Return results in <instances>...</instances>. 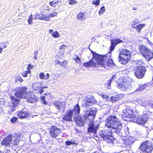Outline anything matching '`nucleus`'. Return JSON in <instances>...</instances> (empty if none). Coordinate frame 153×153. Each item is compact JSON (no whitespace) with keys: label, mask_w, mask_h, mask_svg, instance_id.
I'll use <instances>...</instances> for the list:
<instances>
[{"label":"nucleus","mask_w":153,"mask_h":153,"mask_svg":"<svg viewBox=\"0 0 153 153\" xmlns=\"http://www.w3.org/2000/svg\"><path fill=\"white\" fill-rule=\"evenodd\" d=\"M97 112V109L95 108L87 110L83 113V116L78 117L77 125L79 126H84L85 123H89L88 132L95 134L100 124L99 121L93 122L96 116Z\"/></svg>","instance_id":"obj_1"},{"label":"nucleus","mask_w":153,"mask_h":153,"mask_svg":"<svg viewBox=\"0 0 153 153\" xmlns=\"http://www.w3.org/2000/svg\"><path fill=\"white\" fill-rule=\"evenodd\" d=\"M111 45L110 47V50L108 51V54L105 56L101 55L96 53L93 51H91V53L93 55V59L90 61L86 62H85L83 64V66L85 67H92L96 66L97 64L103 67L106 68L105 65V62L107 58L108 54H110L109 58L111 56V53L117 45L120 43H123V41L120 39H116L111 40Z\"/></svg>","instance_id":"obj_2"},{"label":"nucleus","mask_w":153,"mask_h":153,"mask_svg":"<svg viewBox=\"0 0 153 153\" xmlns=\"http://www.w3.org/2000/svg\"><path fill=\"white\" fill-rule=\"evenodd\" d=\"M105 126L109 128L111 131L108 130H104L105 137L104 139L107 142H112L113 137L112 133H120L122 128V123L115 116L111 115L108 117L105 121Z\"/></svg>","instance_id":"obj_3"},{"label":"nucleus","mask_w":153,"mask_h":153,"mask_svg":"<svg viewBox=\"0 0 153 153\" xmlns=\"http://www.w3.org/2000/svg\"><path fill=\"white\" fill-rule=\"evenodd\" d=\"M122 116L125 120L132 121L140 125H144L149 117V115L147 114H144L140 117L136 116L134 114L132 110L128 108L123 110Z\"/></svg>","instance_id":"obj_4"},{"label":"nucleus","mask_w":153,"mask_h":153,"mask_svg":"<svg viewBox=\"0 0 153 153\" xmlns=\"http://www.w3.org/2000/svg\"><path fill=\"white\" fill-rule=\"evenodd\" d=\"M27 88L26 87H21L19 88L16 93V95L19 98L25 99L26 101L31 103L36 102L38 99L36 96L30 93H27Z\"/></svg>","instance_id":"obj_5"},{"label":"nucleus","mask_w":153,"mask_h":153,"mask_svg":"<svg viewBox=\"0 0 153 153\" xmlns=\"http://www.w3.org/2000/svg\"><path fill=\"white\" fill-rule=\"evenodd\" d=\"M119 55V62L123 64H126L130 59L131 53L128 50L125 49L123 50Z\"/></svg>","instance_id":"obj_6"},{"label":"nucleus","mask_w":153,"mask_h":153,"mask_svg":"<svg viewBox=\"0 0 153 153\" xmlns=\"http://www.w3.org/2000/svg\"><path fill=\"white\" fill-rule=\"evenodd\" d=\"M140 53L148 61L153 58V53L149 49L144 46H141L140 49Z\"/></svg>","instance_id":"obj_7"},{"label":"nucleus","mask_w":153,"mask_h":153,"mask_svg":"<svg viewBox=\"0 0 153 153\" xmlns=\"http://www.w3.org/2000/svg\"><path fill=\"white\" fill-rule=\"evenodd\" d=\"M118 83L117 87L121 90L126 91L130 87V82L126 79L123 80L121 78H119L117 82Z\"/></svg>","instance_id":"obj_8"},{"label":"nucleus","mask_w":153,"mask_h":153,"mask_svg":"<svg viewBox=\"0 0 153 153\" xmlns=\"http://www.w3.org/2000/svg\"><path fill=\"white\" fill-rule=\"evenodd\" d=\"M140 148L142 152L148 153L151 152L153 149L152 143L148 140L141 144Z\"/></svg>","instance_id":"obj_9"},{"label":"nucleus","mask_w":153,"mask_h":153,"mask_svg":"<svg viewBox=\"0 0 153 153\" xmlns=\"http://www.w3.org/2000/svg\"><path fill=\"white\" fill-rule=\"evenodd\" d=\"M146 71L145 67L141 66H138L135 71L134 75L138 79H141L145 75Z\"/></svg>","instance_id":"obj_10"},{"label":"nucleus","mask_w":153,"mask_h":153,"mask_svg":"<svg viewBox=\"0 0 153 153\" xmlns=\"http://www.w3.org/2000/svg\"><path fill=\"white\" fill-rule=\"evenodd\" d=\"M61 132V130L55 126H52L50 131V135L55 138L59 135Z\"/></svg>","instance_id":"obj_11"},{"label":"nucleus","mask_w":153,"mask_h":153,"mask_svg":"<svg viewBox=\"0 0 153 153\" xmlns=\"http://www.w3.org/2000/svg\"><path fill=\"white\" fill-rule=\"evenodd\" d=\"M12 135H9L4 138L1 141V144L6 147H10L13 140Z\"/></svg>","instance_id":"obj_12"},{"label":"nucleus","mask_w":153,"mask_h":153,"mask_svg":"<svg viewBox=\"0 0 153 153\" xmlns=\"http://www.w3.org/2000/svg\"><path fill=\"white\" fill-rule=\"evenodd\" d=\"M42 84L40 82H36L34 83L32 85L33 88L34 90H39V92L40 93H42L44 91V88H47V87L45 86L42 87Z\"/></svg>","instance_id":"obj_13"},{"label":"nucleus","mask_w":153,"mask_h":153,"mask_svg":"<svg viewBox=\"0 0 153 153\" xmlns=\"http://www.w3.org/2000/svg\"><path fill=\"white\" fill-rule=\"evenodd\" d=\"M89 97L87 98L84 104V106L87 108L96 102V100L93 96H89Z\"/></svg>","instance_id":"obj_14"},{"label":"nucleus","mask_w":153,"mask_h":153,"mask_svg":"<svg viewBox=\"0 0 153 153\" xmlns=\"http://www.w3.org/2000/svg\"><path fill=\"white\" fill-rule=\"evenodd\" d=\"M11 98L13 104V107L12 106H10L9 107V112H11L13 111H14L15 110V107H16L17 105L19 103V100L16 98L14 97L11 96Z\"/></svg>","instance_id":"obj_15"},{"label":"nucleus","mask_w":153,"mask_h":153,"mask_svg":"<svg viewBox=\"0 0 153 153\" xmlns=\"http://www.w3.org/2000/svg\"><path fill=\"white\" fill-rule=\"evenodd\" d=\"M73 112V111H71V110H69L66 112V115L64 116L63 119L67 121H72V116L74 115Z\"/></svg>","instance_id":"obj_16"},{"label":"nucleus","mask_w":153,"mask_h":153,"mask_svg":"<svg viewBox=\"0 0 153 153\" xmlns=\"http://www.w3.org/2000/svg\"><path fill=\"white\" fill-rule=\"evenodd\" d=\"M71 111H73V113L74 114V118L75 119L76 118L78 117L80 113V108L78 104H77L74 107V109L72 110H71Z\"/></svg>","instance_id":"obj_17"},{"label":"nucleus","mask_w":153,"mask_h":153,"mask_svg":"<svg viewBox=\"0 0 153 153\" xmlns=\"http://www.w3.org/2000/svg\"><path fill=\"white\" fill-rule=\"evenodd\" d=\"M54 105L56 108H57L59 110H61L63 109L65 107L64 102L58 101H55Z\"/></svg>","instance_id":"obj_18"},{"label":"nucleus","mask_w":153,"mask_h":153,"mask_svg":"<svg viewBox=\"0 0 153 153\" xmlns=\"http://www.w3.org/2000/svg\"><path fill=\"white\" fill-rule=\"evenodd\" d=\"M57 15V13L56 12H54L53 13L48 15V16H46L44 15H42L41 17H40L42 20L45 21H48L50 19L51 17H54L56 16Z\"/></svg>","instance_id":"obj_19"},{"label":"nucleus","mask_w":153,"mask_h":153,"mask_svg":"<svg viewBox=\"0 0 153 153\" xmlns=\"http://www.w3.org/2000/svg\"><path fill=\"white\" fill-rule=\"evenodd\" d=\"M17 114L19 118L22 119L27 117L28 116L29 114L26 111H20L17 112Z\"/></svg>","instance_id":"obj_20"},{"label":"nucleus","mask_w":153,"mask_h":153,"mask_svg":"<svg viewBox=\"0 0 153 153\" xmlns=\"http://www.w3.org/2000/svg\"><path fill=\"white\" fill-rule=\"evenodd\" d=\"M59 2H61V1H60L59 0H54L52 2H50V4L51 6L54 7L55 10H56L58 9L59 7V6L58 4V3Z\"/></svg>","instance_id":"obj_21"},{"label":"nucleus","mask_w":153,"mask_h":153,"mask_svg":"<svg viewBox=\"0 0 153 153\" xmlns=\"http://www.w3.org/2000/svg\"><path fill=\"white\" fill-rule=\"evenodd\" d=\"M86 16L84 13H80L77 16V19L81 21H83L85 19Z\"/></svg>","instance_id":"obj_22"},{"label":"nucleus","mask_w":153,"mask_h":153,"mask_svg":"<svg viewBox=\"0 0 153 153\" xmlns=\"http://www.w3.org/2000/svg\"><path fill=\"white\" fill-rule=\"evenodd\" d=\"M145 26V24H140L138 25L135 29L138 33H140L142 29Z\"/></svg>","instance_id":"obj_23"},{"label":"nucleus","mask_w":153,"mask_h":153,"mask_svg":"<svg viewBox=\"0 0 153 153\" xmlns=\"http://www.w3.org/2000/svg\"><path fill=\"white\" fill-rule=\"evenodd\" d=\"M125 144L127 145H130L132 144L134 142L133 138L132 137H128L125 140Z\"/></svg>","instance_id":"obj_24"},{"label":"nucleus","mask_w":153,"mask_h":153,"mask_svg":"<svg viewBox=\"0 0 153 153\" xmlns=\"http://www.w3.org/2000/svg\"><path fill=\"white\" fill-rule=\"evenodd\" d=\"M108 59V61L106 62V65L105 64V66L106 68L104 67L105 68H107L108 69L109 68H108L109 67H110L112 66L113 64V62L112 60L111 59H109V58Z\"/></svg>","instance_id":"obj_25"},{"label":"nucleus","mask_w":153,"mask_h":153,"mask_svg":"<svg viewBox=\"0 0 153 153\" xmlns=\"http://www.w3.org/2000/svg\"><path fill=\"white\" fill-rule=\"evenodd\" d=\"M139 23V21L136 19L132 21L131 24V27L132 29H135Z\"/></svg>","instance_id":"obj_26"},{"label":"nucleus","mask_w":153,"mask_h":153,"mask_svg":"<svg viewBox=\"0 0 153 153\" xmlns=\"http://www.w3.org/2000/svg\"><path fill=\"white\" fill-rule=\"evenodd\" d=\"M120 99V96L119 95H117L114 96L110 98V100L112 102H115Z\"/></svg>","instance_id":"obj_27"},{"label":"nucleus","mask_w":153,"mask_h":153,"mask_svg":"<svg viewBox=\"0 0 153 153\" xmlns=\"http://www.w3.org/2000/svg\"><path fill=\"white\" fill-rule=\"evenodd\" d=\"M141 105L144 106L149 105V107L153 108V104L150 103L146 100L144 101L143 102L141 103Z\"/></svg>","instance_id":"obj_28"},{"label":"nucleus","mask_w":153,"mask_h":153,"mask_svg":"<svg viewBox=\"0 0 153 153\" xmlns=\"http://www.w3.org/2000/svg\"><path fill=\"white\" fill-rule=\"evenodd\" d=\"M56 63L57 64H59L60 65L64 67H66L68 64V62L65 60H64L62 62L58 60L56 61Z\"/></svg>","instance_id":"obj_29"},{"label":"nucleus","mask_w":153,"mask_h":153,"mask_svg":"<svg viewBox=\"0 0 153 153\" xmlns=\"http://www.w3.org/2000/svg\"><path fill=\"white\" fill-rule=\"evenodd\" d=\"M114 76H112V77L110 78L106 82V84L108 85L107 88L108 89H110L111 88V84L112 80L114 78Z\"/></svg>","instance_id":"obj_30"},{"label":"nucleus","mask_w":153,"mask_h":153,"mask_svg":"<svg viewBox=\"0 0 153 153\" xmlns=\"http://www.w3.org/2000/svg\"><path fill=\"white\" fill-rule=\"evenodd\" d=\"M73 59L77 63H79L81 62L80 58L76 55H75L74 56Z\"/></svg>","instance_id":"obj_31"},{"label":"nucleus","mask_w":153,"mask_h":153,"mask_svg":"<svg viewBox=\"0 0 153 153\" xmlns=\"http://www.w3.org/2000/svg\"><path fill=\"white\" fill-rule=\"evenodd\" d=\"M42 15H43L42 14L40 13L39 14H37L33 16H32V19L35 20H37L39 19H42L40 17H42Z\"/></svg>","instance_id":"obj_32"},{"label":"nucleus","mask_w":153,"mask_h":153,"mask_svg":"<svg viewBox=\"0 0 153 153\" xmlns=\"http://www.w3.org/2000/svg\"><path fill=\"white\" fill-rule=\"evenodd\" d=\"M31 71L30 70H27L24 71L22 73V75L24 77H26L27 76V75L28 74H30Z\"/></svg>","instance_id":"obj_33"},{"label":"nucleus","mask_w":153,"mask_h":153,"mask_svg":"<svg viewBox=\"0 0 153 153\" xmlns=\"http://www.w3.org/2000/svg\"><path fill=\"white\" fill-rule=\"evenodd\" d=\"M146 85H141L140 86L139 88L136 90V92H137L138 91H142L143 90L146 88Z\"/></svg>","instance_id":"obj_34"},{"label":"nucleus","mask_w":153,"mask_h":153,"mask_svg":"<svg viewBox=\"0 0 153 153\" xmlns=\"http://www.w3.org/2000/svg\"><path fill=\"white\" fill-rule=\"evenodd\" d=\"M13 144L15 145H17L19 142V140L18 137H14L13 139Z\"/></svg>","instance_id":"obj_35"},{"label":"nucleus","mask_w":153,"mask_h":153,"mask_svg":"<svg viewBox=\"0 0 153 153\" xmlns=\"http://www.w3.org/2000/svg\"><path fill=\"white\" fill-rule=\"evenodd\" d=\"M52 36L54 38H57L59 37V34L57 31H55L52 33Z\"/></svg>","instance_id":"obj_36"},{"label":"nucleus","mask_w":153,"mask_h":153,"mask_svg":"<svg viewBox=\"0 0 153 153\" xmlns=\"http://www.w3.org/2000/svg\"><path fill=\"white\" fill-rule=\"evenodd\" d=\"M105 10L104 6H102L100 8L99 12V14L100 15H102L104 13Z\"/></svg>","instance_id":"obj_37"},{"label":"nucleus","mask_w":153,"mask_h":153,"mask_svg":"<svg viewBox=\"0 0 153 153\" xmlns=\"http://www.w3.org/2000/svg\"><path fill=\"white\" fill-rule=\"evenodd\" d=\"M32 14L30 15L28 18V19L27 20L28 23L29 25H32L33 24V22H32Z\"/></svg>","instance_id":"obj_38"},{"label":"nucleus","mask_w":153,"mask_h":153,"mask_svg":"<svg viewBox=\"0 0 153 153\" xmlns=\"http://www.w3.org/2000/svg\"><path fill=\"white\" fill-rule=\"evenodd\" d=\"M137 63V67L138 66H141L143 64V62L141 60L137 61L136 62Z\"/></svg>","instance_id":"obj_39"},{"label":"nucleus","mask_w":153,"mask_h":153,"mask_svg":"<svg viewBox=\"0 0 153 153\" xmlns=\"http://www.w3.org/2000/svg\"><path fill=\"white\" fill-rule=\"evenodd\" d=\"M39 78L41 79H45V75L42 72L39 74Z\"/></svg>","instance_id":"obj_40"},{"label":"nucleus","mask_w":153,"mask_h":153,"mask_svg":"<svg viewBox=\"0 0 153 153\" xmlns=\"http://www.w3.org/2000/svg\"><path fill=\"white\" fill-rule=\"evenodd\" d=\"M77 3V1L74 0H70L69 2V4L71 5L75 4Z\"/></svg>","instance_id":"obj_41"},{"label":"nucleus","mask_w":153,"mask_h":153,"mask_svg":"<svg viewBox=\"0 0 153 153\" xmlns=\"http://www.w3.org/2000/svg\"><path fill=\"white\" fill-rule=\"evenodd\" d=\"M99 135L102 137L104 138L105 137L104 134L103 130L100 131L99 132Z\"/></svg>","instance_id":"obj_42"},{"label":"nucleus","mask_w":153,"mask_h":153,"mask_svg":"<svg viewBox=\"0 0 153 153\" xmlns=\"http://www.w3.org/2000/svg\"><path fill=\"white\" fill-rule=\"evenodd\" d=\"M102 96L104 99H106L107 100H110L109 97L105 94L102 95Z\"/></svg>","instance_id":"obj_43"},{"label":"nucleus","mask_w":153,"mask_h":153,"mask_svg":"<svg viewBox=\"0 0 153 153\" xmlns=\"http://www.w3.org/2000/svg\"><path fill=\"white\" fill-rule=\"evenodd\" d=\"M65 144L67 145H70L72 144H75V143L71 141H67L65 142Z\"/></svg>","instance_id":"obj_44"},{"label":"nucleus","mask_w":153,"mask_h":153,"mask_svg":"<svg viewBox=\"0 0 153 153\" xmlns=\"http://www.w3.org/2000/svg\"><path fill=\"white\" fill-rule=\"evenodd\" d=\"M100 3V1L99 0H97L93 1L92 4H94L98 5Z\"/></svg>","instance_id":"obj_45"},{"label":"nucleus","mask_w":153,"mask_h":153,"mask_svg":"<svg viewBox=\"0 0 153 153\" xmlns=\"http://www.w3.org/2000/svg\"><path fill=\"white\" fill-rule=\"evenodd\" d=\"M137 102L139 103V104H141V103L143 102V98H138L137 99Z\"/></svg>","instance_id":"obj_46"},{"label":"nucleus","mask_w":153,"mask_h":153,"mask_svg":"<svg viewBox=\"0 0 153 153\" xmlns=\"http://www.w3.org/2000/svg\"><path fill=\"white\" fill-rule=\"evenodd\" d=\"M41 100H42V101L43 103L45 104H47V103H46V102L45 101V97H42L41 98Z\"/></svg>","instance_id":"obj_47"},{"label":"nucleus","mask_w":153,"mask_h":153,"mask_svg":"<svg viewBox=\"0 0 153 153\" xmlns=\"http://www.w3.org/2000/svg\"><path fill=\"white\" fill-rule=\"evenodd\" d=\"M17 120L16 117H14L11 119L10 120L11 122L14 123Z\"/></svg>","instance_id":"obj_48"},{"label":"nucleus","mask_w":153,"mask_h":153,"mask_svg":"<svg viewBox=\"0 0 153 153\" xmlns=\"http://www.w3.org/2000/svg\"><path fill=\"white\" fill-rule=\"evenodd\" d=\"M34 67V66L33 65H31V64H29L27 68V70H30V68H32L33 67Z\"/></svg>","instance_id":"obj_49"},{"label":"nucleus","mask_w":153,"mask_h":153,"mask_svg":"<svg viewBox=\"0 0 153 153\" xmlns=\"http://www.w3.org/2000/svg\"><path fill=\"white\" fill-rule=\"evenodd\" d=\"M67 47V46L65 45H63L60 46L59 48L60 49H65Z\"/></svg>","instance_id":"obj_50"},{"label":"nucleus","mask_w":153,"mask_h":153,"mask_svg":"<svg viewBox=\"0 0 153 153\" xmlns=\"http://www.w3.org/2000/svg\"><path fill=\"white\" fill-rule=\"evenodd\" d=\"M49 74L48 73H47L46 74V75L45 76V80H47L48 79L49 77Z\"/></svg>","instance_id":"obj_51"},{"label":"nucleus","mask_w":153,"mask_h":153,"mask_svg":"<svg viewBox=\"0 0 153 153\" xmlns=\"http://www.w3.org/2000/svg\"><path fill=\"white\" fill-rule=\"evenodd\" d=\"M17 79H18V80L20 82H22L23 81L22 79L20 76L18 77Z\"/></svg>","instance_id":"obj_52"},{"label":"nucleus","mask_w":153,"mask_h":153,"mask_svg":"<svg viewBox=\"0 0 153 153\" xmlns=\"http://www.w3.org/2000/svg\"><path fill=\"white\" fill-rule=\"evenodd\" d=\"M49 32L50 33H52H52H53L54 32L53 31V30H49Z\"/></svg>","instance_id":"obj_53"},{"label":"nucleus","mask_w":153,"mask_h":153,"mask_svg":"<svg viewBox=\"0 0 153 153\" xmlns=\"http://www.w3.org/2000/svg\"><path fill=\"white\" fill-rule=\"evenodd\" d=\"M38 53V52L37 51H35L34 53V55H37Z\"/></svg>","instance_id":"obj_54"},{"label":"nucleus","mask_w":153,"mask_h":153,"mask_svg":"<svg viewBox=\"0 0 153 153\" xmlns=\"http://www.w3.org/2000/svg\"><path fill=\"white\" fill-rule=\"evenodd\" d=\"M37 55H34V58L35 60H36L37 59Z\"/></svg>","instance_id":"obj_55"},{"label":"nucleus","mask_w":153,"mask_h":153,"mask_svg":"<svg viewBox=\"0 0 153 153\" xmlns=\"http://www.w3.org/2000/svg\"><path fill=\"white\" fill-rule=\"evenodd\" d=\"M133 10H137V7H133Z\"/></svg>","instance_id":"obj_56"},{"label":"nucleus","mask_w":153,"mask_h":153,"mask_svg":"<svg viewBox=\"0 0 153 153\" xmlns=\"http://www.w3.org/2000/svg\"><path fill=\"white\" fill-rule=\"evenodd\" d=\"M2 51V49L1 48H0V53Z\"/></svg>","instance_id":"obj_57"},{"label":"nucleus","mask_w":153,"mask_h":153,"mask_svg":"<svg viewBox=\"0 0 153 153\" xmlns=\"http://www.w3.org/2000/svg\"><path fill=\"white\" fill-rule=\"evenodd\" d=\"M0 153H2V152L0 151Z\"/></svg>","instance_id":"obj_58"}]
</instances>
